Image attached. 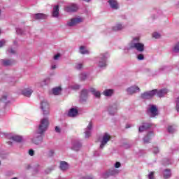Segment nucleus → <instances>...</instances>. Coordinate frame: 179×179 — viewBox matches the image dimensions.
Wrapping results in <instances>:
<instances>
[{"instance_id": "1", "label": "nucleus", "mask_w": 179, "mask_h": 179, "mask_svg": "<svg viewBox=\"0 0 179 179\" xmlns=\"http://www.w3.org/2000/svg\"><path fill=\"white\" fill-rule=\"evenodd\" d=\"M48 128V118L44 117L41 120L40 124L36 129V131L34 134V137L31 138V142L34 145H41L44 138L43 136L45 134Z\"/></svg>"}, {"instance_id": "2", "label": "nucleus", "mask_w": 179, "mask_h": 179, "mask_svg": "<svg viewBox=\"0 0 179 179\" xmlns=\"http://www.w3.org/2000/svg\"><path fill=\"white\" fill-rule=\"evenodd\" d=\"M127 50H136L138 52H143L145 51V44L141 43V37L135 36L129 43Z\"/></svg>"}, {"instance_id": "3", "label": "nucleus", "mask_w": 179, "mask_h": 179, "mask_svg": "<svg viewBox=\"0 0 179 179\" xmlns=\"http://www.w3.org/2000/svg\"><path fill=\"white\" fill-rule=\"evenodd\" d=\"M109 58L110 53H108V52L100 53L94 58L95 64L99 66V68H106V66H107V59Z\"/></svg>"}, {"instance_id": "4", "label": "nucleus", "mask_w": 179, "mask_h": 179, "mask_svg": "<svg viewBox=\"0 0 179 179\" xmlns=\"http://www.w3.org/2000/svg\"><path fill=\"white\" fill-rule=\"evenodd\" d=\"M111 140V136L108 133H104L101 138L100 141V145H99V149H104V147Z\"/></svg>"}, {"instance_id": "5", "label": "nucleus", "mask_w": 179, "mask_h": 179, "mask_svg": "<svg viewBox=\"0 0 179 179\" xmlns=\"http://www.w3.org/2000/svg\"><path fill=\"white\" fill-rule=\"evenodd\" d=\"M83 22V17H76L73 18H71L69 20L66 25L69 26V27H73L79 23H82Z\"/></svg>"}, {"instance_id": "6", "label": "nucleus", "mask_w": 179, "mask_h": 179, "mask_svg": "<svg viewBox=\"0 0 179 179\" xmlns=\"http://www.w3.org/2000/svg\"><path fill=\"white\" fill-rule=\"evenodd\" d=\"M41 108L43 113V115H48L50 114V103L47 100L41 101Z\"/></svg>"}, {"instance_id": "7", "label": "nucleus", "mask_w": 179, "mask_h": 179, "mask_svg": "<svg viewBox=\"0 0 179 179\" xmlns=\"http://www.w3.org/2000/svg\"><path fill=\"white\" fill-rule=\"evenodd\" d=\"M119 108L120 104H118V103H114L111 105H109L108 107V112L109 113L110 115H115Z\"/></svg>"}, {"instance_id": "8", "label": "nucleus", "mask_w": 179, "mask_h": 179, "mask_svg": "<svg viewBox=\"0 0 179 179\" xmlns=\"http://www.w3.org/2000/svg\"><path fill=\"white\" fill-rule=\"evenodd\" d=\"M156 93H157V90H152L151 91H148L141 94V99H144L145 100H149L152 99Z\"/></svg>"}, {"instance_id": "9", "label": "nucleus", "mask_w": 179, "mask_h": 179, "mask_svg": "<svg viewBox=\"0 0 179 179\" xmlns=\"http://www.w3.org/2000/svg\"><path fill=\"white\" fill-rule=\"evenodd\" d=\"M148 114L151 118H155L157 115H159V111L155 105H150L148 108Z\"/></svg>"}, {"instance_id": "10", "label": "nucleus", "mask_w": 179, "mask_h": 179, "mask_svg": "<svg viewBox=\"0 0 179 179\" xmlns=\"http://www.w3.org/2000/svg\"><path fill=\"white\" fill-rule=\"evenodd\" d=\"M78 9H79V6L76 3H71L64 8L65 12H68L69 13L77 12Z\"/></svg>"}, {"instance_id": "11", "label": "nucleus", "mask_w": 179, "mask_h": 179, "mask_svg": "<svg viewBox=\"0 0 179 179\" xmlns=\"http://www.w3.org/2000/svg\"><path fill=\"white\" fill-rule=\"evenodd\" d=\"M71 145V150L75 152H79L82 149V142L79 140L73 141Z\"/></svg>"}, {"instance_id": "12", "label": "nucleus", "mask_w": 179, "mask_h": 179, "mask_svg": "<svg viewBox=\"0 0 179 179\" xmlns=\"http://www.w3.org/2000/svg\"><path fill=\"white\" fill-rule=\"evenodd\" d=\"M92 129H93V123L90 122L87 128L85 129V137L86 138H90V136L92 135Z\"/></svg>"}, {"instance_id": "13", "label": "nucleus", "mask_w": 179, "mask_h": 179, "mask_svg": "<svg viewBox=\"0 0 179 179\" xmlns=\"http://www.w3.org/2000/svg\"><path fill=\"white\" fill-rule=\"evenodd\" d=\"M125 29V24L122 22H117L113 27L112 30L113 31H121Z\"/></svg>"}, {"instance_id": "14", "label": "nucleus", "mask_w": 179, "mask_h": 179, "mask_svg": "<svg viewBox=\"0 0 179 179\" xmlns=\"http://www.w3.org/2000/svg\"><path fill=\"white\" fill-rule=\"evenodd\" d=\"M33 94V88L31 87H27L22 90V94L25 97H30Z\"/></svg>"}, {"instance_id": "15", "label": "nucleus", "mask_w": 179, "mask_h": 179, "mask_svg": "<svg viewBox=\"0 0 179 179\" xmlns=\"http://www.w3.org/2000/svg\"><path fill=\"white\" fill-rule=\"evenodd\" d=\"M136 92H141V88L136 85H133L127 89V92L128 94H135Z\"/></svg>"}, {"instance_id": "16", "label": "nucleus", "mask_w": 179, "mask_h": 179, "mask_svg": "<svg viewBox=\"0 0 179 179\" xmlns=\"http://www.w3.org/2000/svg\"><path fill=\"white\" fill-rule=\"evenodd\" d=\"M87 94H89V91L87 90H82L80 97V101H81V103L87 101Z\"/></svg>"}, {"instance_id": "17", "label": "nucleus", "mask_w": 179, "mask_h": 179, "mask_svg": "<svg viewBox=\"0 0 179 179\" xmlns=\"http://www.w3.org/2000/svg\"><path fill=\"white\" fill-rule=\"evenodd\" d=\"M108 3H109L111 9H114L115 10L120 9V4H118V1H117V0H108Z\"/></svg>"}, {"instance_id": "18", "label": "nucleus", "mask_w": 179, "mask_h": 179, "mask_svg": "<svg viewBox=\"0 0 179 179\" xmlns=\"http://www.w3.org/2000/svg\"><path fill=\"white\" fill-rule=\"evenodd\" d=\"M152 127V123L144 122L138 127V132H144L146 129Z\"/></svg>"}, {"instance_id": "19", "label": "nucleus", "mask_w": 179, "mask_h": 179, "mask_svg": "<svg viewBox=\"0 0 179 179\" xmlns=\"http://www.w3.org/2000/svg\"><path fill=\"white\" fill-rule=\"evenodd\" d=\"M155 136V134H153V131H150L147 134L146 136L143 138V142L144 143H149L150 141L152 140V138Z\"/></svg>"}, {"instance_id": "20", "label": "nucleus", "mask_w": 179, "mask_h": 179, "mask_svg": "<svg viewBox=\"0 0 179 179\" xmlns=\"http://www.w3.org/2000/svg\"><path fill=\"white\" fill-rule=\"evenodd\" d=\"M90 92L94 96V97H96V99H100L101 97V92L94 87H91Z\"/></svg>"}, {"instance_id": "21", "label": "nucleus", "mask_w": 179, "mask_h": 179, "mask_svg": "<svg viewBox=\"0 0 179 179\" xmlns=\"http://www.w3.org/2000/svg\"><path fill=\"white\" fill-rule=\"evenodd\" d=\"M78 109L75 108H71L68 113V116L69 117H76V115H78Z\"/></svg>"}, {"instance_id": "22", "label": "nucleus", "mask_w": 179, "mask_h": 179, "mask_svg": "<svg viewBox=\"0 0 179 179\" xmlns=\"http://www.w3.org/2000/svg\"><path fill=\"white\" fill-rule=\"evenodd\" d=\"M52 16V17H58L59 16V6L57 5L53 7Z\"/></svg>"}, {"instance_id": "23", "label": "nucleus", "mask_w": 179, "mask_h": 179, "mask_svg": "<svg viewBox=\"0 0 179 179\" xmlns=\"http://www.w3.org/2000/svg\"><path fill=\"white\" fill-rule=\"evenodd\" d=\"M34 18L36 20H43L47 19V15L43 13H37L34 15Z\"/></svg>"}, {"instance_id": "24", "label": "nucleus", "mask_w": 179, "mask_h": 179, "mask_svg": "<svg viewBox=\"0 0 179 179\" xmlns=\"http://www.w3.org/2000/svg\"><path fill=\"white\" fill-rule=\"evenodd\" d=\"M103 96L106 97H111L113 94H114V90L113 89H106L103 92Z\"/></svg>"}, {"instance_id": "25", "label": "nucleus", "mask_w": 179, "mask_h": 179, "mask_svg": "<svg viewBox=\"0 0 179 179\" xmlns=\"http://www.w3.org/2000/svg\"><path fill=\"white\" fill-rule=\"evenodd\" d=\"M169 90L167 89H162L157 91L156 94L158 97H163L165 94H167Z\"/></svg>"}, {"instance_id": "26", "label": "nucleus", "mask_w": 179, "mask_h": 179, "mask_svg": "<svg viewBox=\"0 0 179 179\" xmlns=\"http://www.w3.org/2000/svg\"><path fill=\"white\" fill-rule=\"evenodd\" d=\"M163 177L164 179H169L171 177V170L166 169L164 171Z\"/></svg>"}, {"instance_id": "27", "label": "nucleus", "mask_w": 179, "mask_h": 179, "mask_svg": "<svg viewBox=\"0 0 179 179\" xmlns=\"http://www.w3.org/2000/svg\"><path fill=\"white\" fill-rule=\"evenodd\" d=\"M52 92L55 96H58L59 94H61V92H62V88H61V87H56L52 90Z\"/></svg>"}, {"instance_id": "28", "label": "nucleus", "mask_w": 179, "mask_h": 179, "mask_svg": "<svg viewBox=\"0 0 179 179\" xmlns=\"http://www.w3.org/2000/svg\"><path fill=\"white\" fill-rule=\"evenodd\" d=\"M11 140L14 141V142L20 143L23 141V137L22 136L14 135L11 136Z\"/></svg>"}, {"instance_id": "29", "label": "nucleus", "mask_w": 179, "mask_h": 179, "mask_svg": "<svg viewBox=\"0 0 179 179\" xmlns=\"http://www.w3.org/2000/svg\"><path fill=\"white\" fill-rule=\"evenodd\" d=\"M68 169H69V165L66 162H60V169L62 170V171H65V170H68Z\"/></svg>"}, {"instance_id": "30", "label": "nucleus", "mask_w": 179, "mask_h": 179, "mask_svg": "<svg viewBox=\"0 0 179 179\" xmlns=\"http://www.w3.org/2000/svg\"><path fill=\"white\" fill-rule=\"evenodd\" d=\"M177 131V126L173 125V126H169L167 128V131L169 134H174Z\"/></svg>"}, {"instance_id": "31", "label": "nucleus", "mask_w": 179, "mask_h": 179, "mask_svg": "<svg viewBox=\"0 0 179 179\" xmlns=\"http://www.w3.org/2000/svg\"><path fill=\"white\" fill-rule=\"evenodd\" d=\"M13 60L10 59H3L2 60V64L4 65V66H9L13 64Z\"/></svg>"}, {"instance_id": "32", "label": "nucleus", "mask_w": 179, "mask_h": 179, "mask_svg": "<svg viewBox=\"0 0 179 179\" xmlns=\"http://www.w3.org/2000/svg\"><path fill=\"white\" fill-rule=\"evenodd\" d=\"M50 82V78H46L45 79H43L41 82V86L43 87L44 86H47V85H49Z\"/></svg>"}, {"instance_id": "33", "label": "nucleus", "mask_w": 179, "mask_h": 179, "mask_svg": "<svg viewBox=\"0 0 179 179\" xmlns=\"http://www.w3.org/2000/svg\"><path fill=\"white\" fill-rule=\"evenodd\" d=\"M80 54L85 55L89 54V50L86 49V47L85 46H80L79 49Z\"/></svg>"}, {"instance_id": "34", "label": "nucleus", "mask_w": 179, "mask_h": 179, "mask_svg": "<svg viewBox=\"0 0 179 179\" xmlns=\"http://www.w3.org/2000/svg\"><path fill=\"white\" fill-rule=\"evenodd\" d=\"M173 52H174V54H179V42L176 43L173 46Z\"/></svg>"}, {"instance_id": "35", "label": "nucleus", "mask_w": 179, "mask_h": 179, "mask_svg": "<svg viewBox=\"0 0 179 179\" xmlns=\"http://www.w3.org/2000/svg\"><path fill=\"white\" fill-rule=\"evenodd\" d=\"M75 69L77 71H80L81 69H83V64L82 63H76L74 66Z\"/></svg>"}, {"instance_id": "36", "label": "nucleus", "mask_w": 179, "mask_h": 179, "mask_svg": "<svg viewBox=\"0 0 179 179\" xmlns=\"http://www.w3.org/2000/svg\"><path fill=\"white\" fill-rule=\"evenodd\" d=\"M87 78V74L86 73H81L79 76V78L80 80H86V78Z\"/></svg>"}, {"instance_id": "37", "label": "nucleus", "mask_w": 179, "mask_h": 179, "mask_svg": "<svg viewBox=\"0 0 179 179\" xmlns=\"http://www.w3.org/2000/svg\"><path fill=\"white\" fill-rule=\"evenodd\" d=\"M109 173L110 176H115V174H118V173H120V171L113 169L109 171Z\"/></svg>"}, {"instance_id": "38", "label": "nucleus", "mask_w": 179, "mask_h": 179, "mask_svg": "<svg viewBox=\"0 0 179 179\" xmlns=\"http://www.w3.org/2000/svg\"><path fill=\"white\" fill-rule=\"evenodd\" d=\"M1 101H2L3 103H8L7 100H8V95L7 94H4L1 96V98L0 99Z\"/></svg>"}, {"instance_id": "39", "label": "nucleus", "mask_w": 179, "mask_h": 179, "mask_svg": "<svg viewBox=\"0 0 179 179\" xmlns=\"http://www.w3.org/2000/svg\"><path fill=\"white\" fill-rule=\"evenodd\" d=\"M176 110L179 114V96L176 100Z\"/></svg>"}, {"instance_id": "40", "label": "nucleus", "mask_w": 179, "mask_h": 179, "mask_svg": "<svg viewBox=\"0 0 179 179\" xmlns=\"http://www.w3.org/2000/svg\"><path fill=\"white\" fill-rule=\"evenodd\" d=\"M80 85L76 84L73 85H70V89H73V90H78V89H80Z\"/></svg>"}, {"instance_id": "41", "label": "nucleus", "mask_w": 179, "mask_h": 179, "mask_svg": "<svg viewBox=\"0 0 179 179\" xmlns=\"http://www.w3.org/2000/svg\"><path fill=\"white\" fill-rule=\"evenodd\" d=\"M54 169H55L54 166H51L50 168H48L46 170H45V174H50V173L52 172V170H54Z\"/></svg>"}, {"instance_id": "42", "label": "nucleus", "mask_w": 179, "mask_h": 179, "mask_svg": "<svg viewBox=\"0 0 179 179\" xmlns=\"http://www.w3.org/2000/svg\"><path fill=\"white\" fill-rule=\"evenodd\" d=\"M152 37L154 38H160V34L157 33V32H154L152 34Z\"/></svg>"}, {"instance_id": "43", "label": "nucleus", "mask_w": 179, "mask_h": 179, "mask_svg": "<svg viewBox=\"0 0 179 179\" xmlns=\"http://www.w3.org/2000/svg\"><path fill=\"white\" fill-rule=\"evenodd\" d=\"M137 59H138L139 61H143V59H145V56H143V54H139V55L137 56Z\"/></svg>"}, {"instance_id": "44", "label": "nucleus", "mask_w": 179, "mask_h": 179, "mask_svg": "<svg viewBox=\"0 0 179 179\" xmlns=\"http://www.w3.org/2000/svg\"><path fill=\"white\" fill-rule=\"evenodd\" d=\"M110 176H111V175L110 174V172L104 173H103V175H102V178H108V177H110Z\"/></svg>"}, {"instance_id": "45", "label": "nucleus", "mask_w": 179, "mask_h": 179, "mask_svg": "<svg viewBox=\"0 0 179 179\" xmlns=\"http://www.w3.org/2000/svg\"><path fill=\"white\" fill-rule=\"evenodd\" d=\"M16 33L17 34H24L23 30L20 28L16 29Z\"/></svg>"}, {"instance_id": "46", "label": "nucleus", "mask_w": 179, "mask_h": 179, "mask_svg": "<svg viewBox=\"0 0 179 179\" xmlns=\"http://www.w3.org/2000/svg\"><path fill=\"white\" fill-rule=\"evenodd\" d=\"M148 178L149 179H155V172H150V174L148 175Z\"/></svg>"}, {"instance_id": "47", "label": "nucleus", "mask_w": 179, "mask_h": 179, "mask_svg": "<svg viewBox=\"0 0 179 179\" xmlns=\"http://www.w3.org/2000/svg\"><path fill=\"white\" fill-rule=\"evenodd\" d=\"M5 44H6V41L3 39L0 41V48H2V47H3Z\"/></svg>"}, {"instance_id": "48", "label": "nucleus", "mask_w": 179, "mask_h": 179, "mask_svg": "<svg viewBox=\"0 0 179 179\" xmlns=\"http://www.w3.org/2000/svg\"><path fill=\"white\" fill-rule=\"evenodd\" d=\"M61 57V54L57 53V55H55L53 57V59H55V61H58V59H59V57Z\"/></svg>"}, {"instance_id": "49", "label": "nucleus", "mask_w": 179, "mask_h": 179, "mask_svg": "<svg viewBox=\"0 0 179 179\" xmlns=\"http://www.w3.org/2000/svg\"><path fill=\"white\" fill-rule=\"evenodd\" d=\"M152 152L153 153H155V155H157V153H159V148L157 147H154L152 149Z\"/></svg>"}, {"instance_id": "50", "label": "nucleus", "mask_w": 179, "mask_h": 179, "mask_svg": "<svg viewBox=\"0 0 179 179\" xmlns=\"http://www.w3.org/2000/svg\"><path fill=\"white\" fill-rule=\"evenodd\" d=\"M7 52L9 54H15L16 52L12 48H8Z\"/></svg>"}, {"instance_id": "51", "label": "nucleus", "mask_w": 179, "mask_h": 179, "mask_svg": "<svg viewBox=\"0 0 179 179\" xmlns=\"http://www.w3.org/2000/svg\"><path fill=\"white\" fill-rule=\"evenodd\" d=\"M55 131L57 134H60L61 133V128H59V127H58V126H56L55 128Z\"/></svg>"}, {"instance_id": "52", "label": "nucleus", "mask_w": 179, "mask_h": 179, "mask_svg": "<svg viewBox=\"0 0 179 179\" xmlns=\"http://www.w3.org/2000/svg\"><path fill=\"white\" fill-rule=\"evenodd\" d=\"M29 156H34V150L33 149H30L29 150Z\"/></svg>"}, {"instance_id": "53", "label": "nucleus", "mask_w": 179, "mask_h": 179, "mask_svg": "<svg viewBox=\"0 0 179 179\" xmlns=\"http://www.w3.org/2000/svg\"><path fill=\"white\" fill-rule=\"evenodd\" d=\"M115 169H120V167H121V163H120V162H116V163L115 164Z\"/></svg>"}, {"instance_id": "54", "label": "nucleus", "mask_w": 179, "mask_h": 179, "mask_svg": "<svg viewBox=\"0 0 179 179\" xmlns=\"http://www.w3.org/2000/svg\"><path fill=\"white\" fill-rule=\"evenodd\" d=\"M55 153V151H54V150H50L49 151V156H54Z\"/></svg>"}, {"instance_id": "55", "label": "nucleus", "mask_w": 179, "mask_h": 179, "mask_svg": "<svg viewBox=\"0 0 179 179\" xmlns=\"http://www.w3.org/2000/svg\"><path fill=\"white\" fill-rule=\"evenodd\" d=\"M166 69V66H162L159 69V72H162V71H164Z\"/></svg>"}, {"instance_id": "56", "label": "nucleus", "mask_w": 179, "mask_h": 179, "mask_svg": "<svg viewBox=\"0 0 179 179\" xmlns=\"http://www.w3.org/2000/svg\"><path fill=\"white\" fill-rule=\"evenodd\" d=\"M80 179H93L91 176H86V177H83Z\"/></svg>"}, {"instance_id": "57", "label": "nucleus", "mask_w": 179, "mask_h": 179, "mask_svg": "<svg viewBox=\"0 0 179 179\" xmlns=\"http://www.w3.org/2000/svg\"><path fill=\"white\" fill-rule=\"evenodd\" d=\"M51 69H57V65H55V64H52V66H51Z\"/></svg>"}, {"instance_id": "58", "label": "nucleus", "mask_w": 179, "mask_h": 179, "mask_svg": "<svg viewBox=\"0 0 179 179\" xmlns=\"http://www.w3.org/2000/svg\"><path fill=\"white\" fill-rule=\"evenodd\" d=\"M126 128H131V124H127Z\"/></svg>"}, {"instance_id": "59", "label": "nucleus", "mask_w": 179, "mask_h": 179, "mask_svg": "<svg viewBox=\"0 0 179 179\" xmlns=\"http://www.w3.org/2000/svg\"><path fill=\"white\" fill-rule=\"evenodd\" d=\"M85 2H89L90 0H84Z\"/></svg>"}, {"instance_id": "60", "label": "nucleus", "mask_w": 179, "mask_h": 179, "mask_svg": "<svg viewBox=\"0 0 179 179\" xmlns=\"http://www.w3.org/2000/svg\"><path fill=\"white\" fill-rule=\"evenodd\" d=\"M16 82H17L16 80H13V83H16Z\"/></svg>"}, {"instance_id": "61", "label": "nucleus", "mask_w": 179, "mask_h": 179, "mask_svg": "<svg viewBox=\"0 0 179 179\" xmlns=\"http://www.w3.org/2000/svg\"><path fill=\"white\" fill-rule=\"evenodd\" d=\"M177 5H178V6L179 7V2L178 3V4H177Z\"/></svg>"}, {"instance_id": "62", "label": "nucleus", "mask_w": 179, "mask_h": 179, "mask_svg": "<svg viewBox=\"0 0 179 179\" xmlns=\"http://www.w3.org/2000/svg\"><path fill=\"white\" fill-rule=\"evenodd\" d=\"M14 44H16V41H14Z\"/></svg>"}, {"instance_id": "63", "label": "nucleus", "mask_w": 179, "mask_h": 179, "mask_svg": "<svg viewBox=\"0 0 179 179\" xmlns=\"http://www.w3.org/2000/svg\"><path fill=\"white\" fill-rule=\"evenodd\" d=\"M0 15H1V10H0Z\"/></svg>"}]
</instances>
